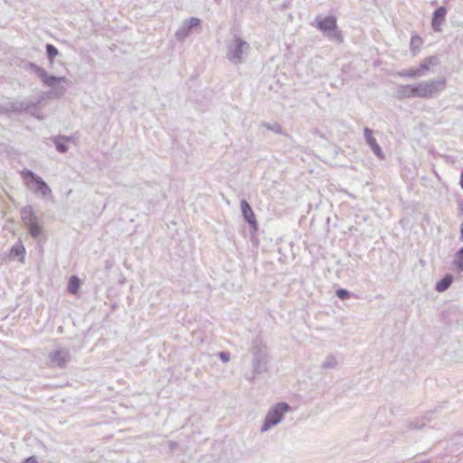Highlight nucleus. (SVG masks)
<instances>
[{"label":"nucleus","mask_w":463,"mask_h":463,"mask_svg":"<svg viewBox=\"0 0 463 463\" xmlns=\"http://www.w3.org/2000/svg\"><path fill=\"white\" fill-rule=\"evenodd\" d=\"M311 25L316 27L330 41L337 43H342L344 42V36L342 32L338 29L337 18L335 15L330 14L324 16L322 14H318L316 16L314 22L311 23Z\"/></svg>","instance_id":"nucleus-1"},{"label":"nucleus","mask_w":463,"mask_h":463,"mask_svg":"<svg viewBox=\"0 0 463 463\" xmlns=\"http://www.w3.org/2000/svg\"><path fill=\"white\" fill-rule=\"evenodd\" d=\"M24 68L35 73L44 85L51 87L52 89V93L54 97L61 98L64 95L66 89L63 86H60L59 83L66 82V77L49 75L43 68L32 61H28Z\"/></svg>","instance_id":"nucleus-2"},{"label":"nucleus","mask_w":463,"mask_h":463,"mask_svg":"<svg viewBox=\"0 0 463 463\" xmlns=\"http://www.w3.org/2000/svg\"><path fill=\"white\" fill-rule=\"evenodd\" d=\"M43 99L44 96L42 94L35 99L28 98L24 100H13L10 108L15 114H29L38 119H43V116L39 106Z\"/></svg>","instance_id":"nucleus-3"},{"label":"nucleus","mask_w":463,"mask_h":463,"mask_svg":"<svg viewBox=\"0 0 463 463\" xmlns=\"http://www.w3.org/2000/svg\"><path fill=\"white\" fill-rule=\"evenodd\" d=\"M291 410L290 405L286 402H280L272 406L267 412L260 427L261 432H266L272 427L278 425L283 419L285 413Z\"/></svg>","instance_id":"nucleus-4"},{"label":"nucleus","mask_w":463,"mask_h":463,"mask_svg":"<svg viewBox=\"0 0 463 463\" xmlns=\"http://www.w3.org/2000/svg\"><path fill=\"white\" fill-rule=\"evenodd\" d=\"M416 97L430 99L446 88V79L438 78L414 84Z\"/></svg>","instance_id":"nucleus-5"},{"label":"nucleus","mask_w":463,"mask_h":463,"mask_svg":"<svg viewBox=\"0 0 463 463\" xmlns=\"http://www.w3.org/2000/svg\"><path fill=\"white\" fill-rule=\"evenodd\" d=\"M21 175L28 188L34 194H41L43 197L51 194L52 190L49 185L34 172L29 169H24L22 171Z\"/></svg>","instance_id":"nucleus-6"},{"label":"nucleus","mask_w":463,"mask_h":463,"mask_svg":"<svg viewBox=\"0 0 463 463\" xmlns=\"http://www.w3.org/2000/svg\"><path fill=\"white\" fill-rule=\"evenodd\" d=\"M250 50V44L235 35L233 42L227 46V58L229 61L237 65L243 62V53Z\"/></svg>","instance_id":"nucleus-7"},{"label":"nucleus","mask_w":463,"mask_h":463,"mask_svg":"<svg viewBox=\"0 0 463 463\" xmlns=\"http://www.w3.org/2000/svg\"><path fill=\"white\" fill-rule=\"evenodd\" d=\"M202 24L201 19L197 17H191L189 19H185L178 30L175 32V37L178 41H184L197 27H200Z\"/></svg>","instance_id":"nucleus-8"},{"label":"nucleus","mask_w":463,"mask_h":463,"mask_svg":"<svg viewBox=\"0 0 463 463\" xmlns=\"http://www.w3.org/2000/svg\"><path fill=\"white\" fill-rule=\"evenodd\" d=\"M267 354L260 348L255 347L252 357V367L254 374H260L267 371Z\"/></svg>","instance_id":"nucleus-9"},{"label":"nucleus","mask_w":463,"mask_h":463,"mask_svg":"<svg viewBox=\"0 0 463 463\" xmlns=\"http://www.w3.org/2000/svg\"><path fill=\"white\" fill-rule=\"evenodd\" d=\"M241 215L244 221L249 224L250 230L257 231L258 230V222L255 216V213L250 206V204L247 202V200L242 199L240 203Z\"/></svg>","instance_id":"nucleus-10"},{"label":"nucleus","mask_w":463,"mask_h":463,"mask_svg":"<svg viewBox=\"0 0 463 463\" xmlns=\"http://www.w3.org/2000/svg\"><path fill=\"white\" fill-rule=\"evenodd\" d=\"M51 363L59 368H65L71 360V354L66 349H58L49 354Z\"/></svg>","instance_id":"nucleus-11"},{"label":"nucleus","mask_w":463,"mask_h":463,"mask_svg":"<svg viewBox=\"0 0 463 463\" xmlns=\"http://www.w3.org/2000/svg\"><path fill=\"white\" fill-rule=\"evenodd\" d=\"M448 9L446 6L441 5L434 10L431 16V28L434 32L439 33L442 31L441 25L446 20Z\"/></svg>","instance_id":"nucleus-12"},{"label":"nucleus","mask_w":463,"mask_h":463,"mask_svg":"<svg viewBox=\"0 0 463 463\" xmlns=\"http://www.w3.org/2000/svg\"><path fill=\"white\" fill-rule=\"evenodd\" d=\"M364 134L366 143L369 145L374 155L378 158L383 159L384 154L381 146L377 143L376 139L373 137L372 129H370L369 128H364Z\"/></svg>","instance_id":"nucleus-13"},{"label":"nucleus","mask_w":463,"mask_h":463,"mask_svg":"<svg viewBox=\"0 0 463 463\" xmlns=\"http://www.w3.org/2000/svg\"><path fill=\"white\" fill-rule=\"evenodd\" d=\"M439 63V59L437 55L426 57L417 67L420 77L426 75L431 67L437 66Z\"/></svg>","instance_id":"nucleus-14"},{"label":"nucleus","mask_w":463,"mask_h":463,"mask_svg":"<svg viewBox=\"0 0 463 463\" xmlns=\"http://www.w3.org/2000/svg\"><path fill=\"white\" fill-rule=\"evenodd\" d=\"M395 97L399 99L415 98L416 94L414 84L399 85L395 92Z\"/></svg>","instance_id":"nucleus-15"},{"label":"nucleus","mask_w":463,"mask_h":463,"mask_svg":"<svg viewBox=\"0 0 463 463\" xmlns=\"http://www.w3.org/2000/svg\"><path fill=\"white\" fill-rule=\"evenodd\" d=\"M24 255L25 248L20 241L14 243L9 250V257L11 259L17 258L20 262H24Z\"/></svg>","instance_id":"nucleus-16"},{"label":"nucleus","mask_w":463,"mask_h":463,"mask_svg":"<svg viewBox=\"0 0 463 463\" xmlns=\"http://www.w3.org/2000/svg\"><path fill=\"white\" fill-rule=\"evenodd\" d=\"M453 280V275L446 274L442 279L436 282L435 290L439 293L446 291L451 286Z\"/></svg>","instance_id":"nucleus-17"},{"label":"nucleus","mask_w":463,"mask_h":463,"mask_svg":"<svg viewBox=\"0 0 463 463\" xmlns=\"http://www.w3.org/2000/svg\"><path fill=\"white\" fill-rule=\"evenodd\" d=\"M68 142H69V138L65 137V136H62V135H59V136L53 137V143H54L55 148L61 154H64L68 151V149H69L68 145H67Z\"/></svg>","instance_id":"nucleus-18"},{"label":"nucleus","mask_w":463,"mask_h":463,"mask_svg":"<svg viewBox=\"0 0 463 463\" xmlns=\"http://www.w3.org/2000/svg\"><path fill=\"white\" fill-rule=\"evenodd\" d=\"M25 226L28 229L29 234L33 238L36 239L42 234L43 230H42V226L40 225V223L38 222V218L34 221H29V222L26 223Z\"/></svg>","instance_id":"nucleus-19"},{"label":"nucleus","mask_w":463,"mask_h":463,"mask_svg":"<svg viewBox=\"0 0 463 463\" xmlns=\"http://www.w3.org/2000/svg\"><path fill=\"white\" fill-rule=\"evenodd\" d=\"M422 43L423 41L420 36L417 34L411 36L410 42V51L412 56H416L420 52Z\"/></svg>","instance_id":"nucleus-20"},{"label":"nucleus","mask_w":463,"mask_h":463,"mask_svg":"<svg viewBox=\"0 0 463 463\" xmlns=\"http://www.w3.org/2000/svg\"><path fill=\"white\" fill-rule=\"evenodd\" d=\"M80 285H81V281L79 279V277L76 275H72L69 279L68 285H67V290L70 294L74 295V294L78 293V291L80 288Z\"/></svg>","instance_id":"nucleus-21"},{"label":"nucleus","mask_w":463,"mask_h":463,"mask_svg":"<svg viewBox=\"0 0 463 463\" xmlns=\"http://www.w3.org/2000/svg\"><path fill=\"white\" fill-rule=\"evenodd\" d=\"M21 217L24 224L28 223L29 221H34L37 219L33 207L31 205H26L21 210Z\"/></svg>","instance_id":"nucleus-22"},{"label":"nucleus","mask_w":463,"mask_h":463,"mask_svg":"<svg viewBox=\"0 0 463 463\" xmlns=\"http://www.w3.org/2000/svg\"><path fill=\"white\" fill-rule=\"evenodd\" d=\"M453 264L458 270L463 271V247L456 251L453 259Z\"/></svg>","instance_id":"nucleus-23"},{"label":"nucleus","mask_w":463,"mask_h":463,"mask_svg":"<svg viewBox=\"0 0 463 463\" xmlns=\"http://www.w3.org/2000/svg\"><path fill=\"white\" fill-rule=\"evenodd\" d=\"M46 56L51 63L53 62V60L59 54V50L52 43H47L45 45Z\"/></svg>","instance_id":"nucleus-24"},{"label":"nucleus","mask_w":463,"mask_h":463,"mask_svg":"<svg viewBox=\"0 0 463 463\" xmlns=\"http://www.w3.org/2000/svg\"><path fill=\"white\" fill-rule=\"evenodd\" d=\"M337 365V361L333 354H328L322 363L321 367L325 370L334 369Z\"/></svg>","instance_id":"nucleus-25"},{"label":"nucleus","mask_w":463,"mask_h":463,"mask_svg":"<svg viewBox=\"0 0 463 463\" xmlns=\"http://www.w3.org/2000/svg\"><path fill=\"white\" fill-rule=\"evenodd\" d=\"M262 126L266 129L270 130L272 132H275L277 134H279V135H283L284 134V132L282 130V127L278 122H274V123L263 122Z\"/></svg>","instance_id":"nucleus-26"},{"label":"nucleus","mask_w":463,"mask_h":463,"mask_svg":"<svg viewBox=\"0 0 463 463\" xmlns=\"http://www.w3.org/2000/svg\"><path fill=\"white\" fill-rule=\"evenodd\" d=\"M400 75L403 76V77H409V78L420 77L417 68H411L409 70L402 71V72H400Z\"/></svg>","instance_id":"nucleus-27"},{"label":"nucleus","mask_w":463,"mask_h":463,"mask_svg":"<svg viewBox=\"0 0 463 463\" xmlns=\"http://www.w3.org/2000/svg\"><path fill=\"white\" fill-rule=\"evenodd\" d=\"M335 295L338 298H340L341 300H346L348 298H350L351 297V292L348 291L347 289L345 288H338L336 289L335 291Z\"/></svg>","instance_id":"nucleus-28"},{"label":"nucleus","mask_w":463,"mask_h":463,"mask_svg":"<svg viewBox=\"0 0 463 463\" xmlns=\"http://www.w3.org/2000/svg\"><path fill=\"white\" fill-rule=\"evenodd\" d=\"M10 106H11V101L8 103H5L4 105H0V115L9 116L10 114L14 113V111L10 108Z\"/></svg>","instance_id":"nucleus-29"},{"label":"nucleus","mask_w":463,"mask_h":463,"mask_svg":"<svg viewBox=\"0 0 463 463\" xmlns=\"http://www.w3.org/2000/svg\"><path fill=\"white\" fill-rule=\"evenodd\" d=\"M218 357L223 363H228L231 360V354L227 351L218 353Z\"/></svg>","instance_id":"nucleus-30"},{"label":"nucleus","mask_w":463,"mask_h":463,"mask_svg":"<svg viewBox=\"0 0 463 463\" xmlns=\"http://www.w3.org/2000/svg\"><path fill=\"white\" fill-rule=\"evenodd\" d=\"M168 447H169L170 450L174 451L178 449L179 443L176 441L170 440L168 442Z\"/></svg>","instance_id":"nucleus-31"},{"label":"nucleus","mask_w":463,"mask_h":463,"mask_svg":"<svg viewBox=\"0 0 463 463\" xmlns=\"http://www.w3.org/2000/svg\"><path fill=\"white\" fill-rule=\"evenodd\" d=\"M459 185H460L461 189L463 190V170L460 173Z\"/></svg>","instance_id":"nucleus-32"},{"label":"nucleus","mask_w":463,"mask_h":463,"mask_svg":"<svg viewBox=\"0 0 463 463\" xmlns=\"http://www.w3.org/2000/svg\"><path fill=\"white\" fill-rule=\"evenodd\" d=\"M460 241H463V220H462V222H461V225H460V237H459Z\"/></svg>","instance_id":"nucleus-33"},{"label":"nucleus","mask_w":463,"mask_h":463,"mask_svg":"<svg viewBox=\"0 0 463 463\" xmlns=\"http://www.w3.org/2000/svg\"><path fill=\"white\" fill-rule=\"evenodd\" d=\"M411 428H413V429H420V428H421V426H419V425H417V424H413V423H411Z\"/></svg>","instance_id":"nucleus-34"},{"label":"nucleus","mask_w":463,"mask_h":463,"mask_svg":"<svg viewBox=\"0 0 463 463\" xmlns=\"http://www.w3.org/2000/svg\"><path fill=\"white\" fill-rule=\"evenodd\" d=\"M65 137H68L69 138V142L72 141L73 140V137L71 136H65Z\"/></svg>","instance_id":"nucleus-35"},{"label":"nucleus","mask_w":463,"mask_h":463,"mask_svg":"<svg viewBox=\"0 0 463 463\" xmlns=\"http://www.w3.org/2000/svg\"><path fill=\"white\" fill-rule=\"evenodd\" d=\"M448 2H449V0H443L444 4H447Z\"/></svg>","instance_id":"nucleus-36"}]
</instances>
